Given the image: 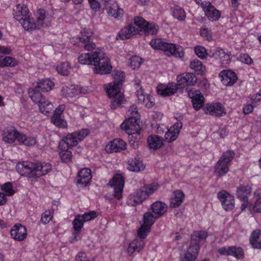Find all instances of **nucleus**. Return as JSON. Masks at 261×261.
I'll return each instance as SVG.
<instances>
[{
    "label": "nucleus",
    "mask_w": 261,
    "mask_h": 261,
    "mask_svg": "<svg viewBox=\"0 0 261 261\" xmlns=\"http://www.w3.org/2000/svg\"><path fill=\"white\" fill-rule=\"evenodd\" d=\"M112 75L113 81L106 87V91L112 98L111 108L115 110L125 102L123 93L121 91L125 81V73L122 71L114 70Z\"/></svg>",
    "instance_id": "1"
},
{
    "label": "nucleus",
    "mask_w": 261,
    "mask_h": 261,
    "mask_svg": "<svg viewBox=\"0 0 261 261\" xmlns=\"http://www.w3.org/2000/svg\"><path fill=\"white\" fill-rule=\"evenodd\" d=\"M16 169L21 176L38 178L50 172L51 166L46 163L22 162L17 164Z\"/></svg>",
    "instance_id": "2"
},
{
    "label": "nucleus",
    "mask_w": 261,
    "mask_h": 261,
    "mask_svg": "<svg viewBox=\"0 0 261 261\" xmlns=\"http://www.w3.org/2000/svg\"><path fill=\"white\" fill-rule=\"evenodd\" d=\"M149 44L154 49L164 51L167 56L172 55L181 58L184 55L183 48L180 45L164 42L160 38L152 39Z\"/></svg>",
    "instance_id": "3"
},
{
    "label": "nucleus",
    "mask_w": 261,
    "mask_h": 261,
    "mask_svg": "<svg viewBox=\"0 0 261 261\" xmlns=\"http://www.w3.org/2000/svg\"><path fill=\"white\" fill-rule=\"evenodd\" d=\"M93 65L94 72L99 74L110 73L112 69L110 60L106 56L105 53L100 50H97L93 53Z\"/></svg>",
    "instance_id": "4"
},
{
    "label": "nucleus",
    "mask_w": 261,
    "mask_h": 261,
    "mask_svg": "<svg viewBox=\"0 0 261 261\" xmlns=\"http://www.w3.org/2000/svg\"><path fill=\"white\" fill-rule=\"evenodd\" d=\"M89 134L86 129H82L80 131L68 134L63 137L59 143L60 149H69L72 147L76 146L79 142L83 140Z\"/></svg>",
    "instance_id": "5"
},
{
    "label": "nucleus",
    "mask_w": 261,
    "mask_h": 261,
    "mask_svg": "<svg viewBox=\"0 0 261 261\" xmlns=\"http://www.w3.org/2000/svg\"><path fill=\"white\" fill-rule=\"evenodd\" d=\"M235 155L232 150H228L223 153L220 159L214 167V173L218 177L225 175L229 171V166Z\"/></svg>",
    "instance_id": "6"
},
{
    "label": "nucleus",
    "mask_w": 261,
    "mask_h": 261,
    "mask_svg": "<svg viewBox=\"0 0 261 261\" xmlns=\"http://www.w3.org/2000/svg\"><path fill=\"white\" fill-rule=\"evenodd\" d=\"M157 186L148 185L144 186L134 194H130L126 200V204L129 206H136L141 204L156 189Z\"/></svg>",
    "instance_id": "7"
},
{
    "label": "nucleus",
    "mask_w": 261,
    "mask_h": 261,
    "mask_svg": "<svg viewBox=\"0 0 261 261\" xmlns=\"http://www.w3.org/2000/svg\"><path fill=\"white\" fill-rule=\"evenodd\" d=\"M124 185V178L120 174H116L107 184L108 186L114 188V197L117 199L122 197Z\"/></svg>",
    "instance_id": "8"
},
{
    "label": "nucleus",
    "mask_w": 261,
    "mask_h": 261,
    "mask_svg": "<svg viewBox=\"0 0 261 261\" xmlns=\"http://www.w3.org/2000/svg\"><path fill=\"white\" fill-rule=\"evenodd\" d=\"M178 86L185 88L189 86H193L197 82V77L193 73L185 72L178 75L176 78Z\"/></svg>",
    "instance_id": "9"
},
{
    "label": "nucleus",
    "mask_w": 261,
    "mask_h": 261,
    "mask_svg": "<svg viewBox=\"0 0 261 261\" xmlns=\"http://www.w3.org/2000/svg\"><path fill=\"white\" fill-rule=\"evenodd\" d=\"M218 199L221 201L223 207L226 211L232 210L234 207V199L227 192L222 191L218 193Z\"/></svg>",
    "instance_id": "10"
},
{
    "label": "nucleus",
    "mask_w": 261,
    "mask_h": 261,
    "mask_svg": "<svg viewBox=\"0 0 261 261\" xmlns=\"http://www.w3.org/2000/svg\"><path fill=\"white\" fill-rule=\"evenodd\" d=\"M188 95L192 99L194 109L198 111L200 110L204 104V98L200 91L195 89H192L188 92Z\"/></svg>",
    "instance_id": "11"
},
{
    "label": "nucleus",
    "mask_w": 261,
    "mask_h": 261,
    "mask_svg": "<svg viewBox=\"0 0 261 261\" xmlns=\"http://www.w3.org/2000/svg\"><path fill=\"white\" fill-rule=\"evenodd\" d=\"M201 6L208 19L211 21L217 20L220 17V12L209 2H202Z\"/></svg>",
    "instance_id": "12"
},
{
    "label": "nucleus",
    "mask_w": 261,
    "mask_h": 261,
    "mask_svg": "<svg viewBox=\"0 0 261 261\" xmlns=\"http://www.w3.org/2000/svg\"><path fill=\"white\" fill-rule=\"evenodd\" d=\"M19 133L14 127H7L2 132V137L3 140L7 143H13L17 140L18 141Z\"/></svg>",
    "instance_id": "13"
},
{
    "label": "nucleus",
    "mask_w": 261,
    "mask_h": 261,
    "mask_svg": "<svg viewBox=\"0 0 261 261\" xmlns=\"http://www.w3.org/2000/svg\"><path fill=\"white\" fill-rule=\"evenodd\" d=\"M203 110L206 114L218 117L222 116L223 114H226L224 108L219 102L207 104Z\"/></svg>",
    "instance_id": "14"
},
{
    "label": "nucleus",
    "mask_w": 261,
    "mask_h": 261,
    "mask_svg": "<svg viewBox=\"0 0 261 261\" xmlns=\"http://www.w3.org/2000/svg\"><path fill=\"white\" fill-rule=\"evenodd\" d=\"M219 76L223 84L227 86H232L238 80L236 73L230 70H224L221 71Z\"/></svg>",
    "instance_id": "15"
},
{
    "label": "nucleus",
    "mask_w": 261,
    "mask_h": 261,
    "mask_svg": "<svg viewBox=\"0 0 261 261\" xmlns=\"http://www.w3.org/2000/svg\"><path fill=\"white\" fill-rule=\"evenodd\" d=\"M182 126L181 122H177L172 127L167 129L165 134V139L168 142L174 141L178 137Z\"/></svg>",
    "instance_id": "16"
},
{
    "label": "nucleus",
    "mask_w": 261,
    "mask_h": 261,
    "mask_svg": "<svg viewBox=\"0 0 261 261\" xmlns=\"http://www.w3.org/2000/svg\"><path fill=\"white\" fill-rule=\"evenodd\" d=\"M139 30L136 27L135 24L130 23L128 25L123 28L119 32L117 39L120 38L121 40H124L129 38L132 36L138 33Z\"/></svg>",
    "instance_id": "17"
},
{
    "label": "nucleus",
    "mask_w": 261,
    "mask_h": 261,
    "mask_svg": "<svg viewBox=\"0 0 261 261\" xmlns=\"http://www.w3.org/2000/svg\"><path fill=\"white\" fill-rule=\"evenodd\" d=\"M11 235L14 240L21 241L27 237V229L21 224L15 225L11 230Z\"/></svg>",
    "instance_id": "18"
},
{
    "label": "nucleus",
    "mask_w": 261,
    "mask_h": 261,
    "mask_svg": "<svg viewBox=\"0 0 261 261\" xmlns=\"http://www.w3.org/2000/svg\"><path fill=\"white\" fill-rule=\"evenodd\" d=\"M177 90V86L173 83H169L167 86L160 85L156 87L158 94L164 97L174 94Z\"/></svg>",
    "instance_id": "19"
},
{
    "label": "nucleus",
    "mask_w": 261,
    "mask_h": 261,
    "mask_svg": "<svg viewBox=\"0 0 261 261\" xmlns=\"http://www.w3.org/2000/svg\"><path fill=\"white\" fill-rule=\"evenodd\" d=\"M106 9L108 10L109 15L115 18H122L124 13L123 10L119 8L118 5L115 2L111 4L108 1H106Z\"/></svg>",
    "instance_id": "20"
},
{
    "label": "nucleus",
    "mask_w": 261,
    "mask_h": 261,
    "mask_svg": "<svg viewBox=\"0 0 261 261\" xmlns=\"http://www.w3.org/2000/svg\"><path fill=\"white\" fill-rule=\"evenodd\" d=\"M29 9L24 5L18 4L13 9V15L14 18L21 22L22 19L29 16Z\"/></svg>",
    "instance_id": "21"
},
{
    "label": "nucleus",
    "mask_w": 261,
    "mask_h": 261,
    "mask_svg": "<svg viewBox=\"0 0 261 261\" xmlns=\"http://www.w3.org/2000/svg\"><path fill=\"white\" fill-rule=\"evenodd\" d=\"M126 143L121 139H115L106 145V150L107 152H117L126 148Z\"/></svg>",
    "instance_id": "22"
},
{
    "label": "nucleus",
    "mask_w": 261,
    "mask_h": 261,
    "mask_svg": "<svg viewBox=\"0 0 261 261\" xmlns=\"http://www.w3.org/2000/svg\"><path fill=\"white\" fill-rule=\"evenodd\" d=\"M91 178V170L83 168L79 172L77 183L82 187H86L90 182Z\"/></svg>",
    "instance_id": "23"
},
{
    "label": "nucleus",
    "mask_w": 261,
    "mask_h": 261,
    "mask_svg": "<svg viewBox=\"0 0 261 261\" xmlns=\"http://www.w3.org/2000/svg\"><path fill=\"white\" fill-rule=\"evenodd\" d=\"M207 237V232L204 231H195L191 236L190 245L198 246L203 242Z\"/></svg>",
    "instance_id": "24"
},
{
    "label": "nucleus",
    "mask_w": 261,
    "mask_h": 261,
    "mask_svg": "<svg viewBox=\"0 0 261 261\" xmlns=\"http://www.w3.org/2000/svg\"><path fill=\"white\" fill-rule=\"evenodd\" d=\"M35 88L42 92H48L51 90L54 84L49 79H41L34 84Z\"/></svg>",
    "instance_id": "25"
},
{
    "label": "nucleus",
    "mask_w": 261,
    "mask_h": 261,
    "mask_svg": "<svg viewBox=\"0 0 261 261\" xmlns=\"http://www.w3.org/2000/svg\"><path fill=\"white\" fill-rule=\"evenodd\" d=\"M127 165V169L133 172L141 171L145 168V165L143 164L142 161L137 158L128 161Z\"/></svg>",
    "instance_id": "26"
},
{
    "label": "nucleus",
    "mask_w": 261,
    "mask_h": 261,
    "mask_svg": "<svg viewBox=\"0 0 261 261\" xmlns=\"http://www.w3.org/2000/svg\"><path fill=\"white\" fill-rule=\"evenodd\" d=\"M185 197V194L181 190H177L173 193L170 199V206L172 208L178 207L181 204Z\"/></svg>",
    "instance_id": "27"
},
{
    "label": "nucleus",
    "mask_w": 261,
    "mask_h": 261,
    "mask_svg": "<svg viewBox=\"0 0 261 261\" xmlns=\"http://www.w3.org/2000/svg\"><path fill=\"white\" fill-rule=\"evenodd\" d=\"M199 251V246L190 245L185 253L184 258L181 261H195L197 258Z\"/></svg>",
    "instance_id": "28"
},
{
    "label": "nucleus",
    "mask_w": 261,
    "mask_h": 261,
    "mask_svg": "<svg viewBox=\"0 0 261 261\" xmlns=\"http://www.w3.org/2000/svg\"><path fill=\"white\" fill-rule=\"evenodd\" d=\"M144 245L145 243L143 240L136 238L129 243L127 248L128 253L132 255L135 252H139Z\"/></svg>",
    "instance_id": "29"
},
{
    "label": "nucleus",
    "mask_w": 261,
    "mask_h": 261,
    "mask_svg": "<svg viewBox=\"0 0 261 261\" xmlns=\"http://www.w3.org/2000/svg\"><path fill=\"white\" fill-rule=\"evenodd\" d=\"M250 243L255 249H261V231L256 229L254 230L250 237Z\"/></svg>",
    "instance_id": "30"
},
{
    "label": "nucleus",
    "mask_w": 261,
    "mask_h": 261,
    "mask_svg": "<svg viewBox=\"0 0 261 261\" xmlns=\"http://www.w3.org/2000/svg\"><path fill=\"white\" fill-rule=\"evenodd\" d=\"M251 190V188L248 186H240L237 189V196L241 201L247 202L248 195L250 194Z\"/></svg>",
    "instance_id": "31"
},
{
    "label": "nucleus",
    "mask_w": 261,
    "mask_h": 261,
    "mask_svg": "<svg viewBox=\"0 0 261 261\" xmlns=\"http://www.w3.org/2000/svg\"><path fill=\"white\" fill-rule=\"evenodd\" d=\"M151 209L156 218H159L166 212L167 206L164 202L156 201L152 204Z\"/></svg>",
    "instance_id": "32"
},
{
    "label": "nucleus",
    "mask_w": 261,
    "mask_h": 261,
    "mask_svg": "<svg viewBox=\"0 0 261 261\" xmlns=\"http://www.w3.org/2000/svg\"><path fill=\"white\" fill-rule=\"evenodd\" d=\"M147 142L150 148L157 149L163 145V140L156 135H151L148 137Z\"/></svg>",
    "instance_id": "33"
},
{
    "label": "nucleus",
    "mask_w": 261,
    "mask_h": 261,
    "mask_svg": "<svg viewBox=\"0 0 261 261\" xmlns=\"http://www.w3.org/2000/svg\"><path fill=\"white\" fill-rule=\"evenodd\" d=\"M29 94L33 101L38 105L46 99L45 97L40 92V90L35 88H30L29 90Z\"/></svg>",
    "instance_id": "34"
},
{
    "label": "nucleus",
    "mask_w": 261,
    "mask_h": 261,
    "mask_svg": "<svg viewBox=\"0 0 261 261\" xmlns=\"http://www.w3.org/2000/svg\"><path fill=\"white\" fill-rule=\"evenodd\" d=\"M22 27L27 31H33L36 29H40V28L34 22V19L29 16L22 19L19 22Z\"/></svg>",
    "instance_id": "35"
},
{
    "label": "nucleus",
    "mask_w": 261,
    "mask_h": 261,
    "mask_svg": "<svg viewBox=\"0 0 261 261\" xmlns=\"http://www.w3.org/2000/svg\"><path fill=\"white\" fill-rule=\"evenodd\" d=\"M38 26L46 27L49 25V21L46 20L45 11L40 9L37 12Z\"/></svg>",
    "instance_id": "36"
},
{
    "label": "nucleus",
    "mask_w": 261,
    "mask_h": 261,
    "mask_svg": "<svg viewBox=\"0 0 261 261\" xmlns=\"http://www.w3.org/2000/svg\"><path fill=\"white\" fill-rule=\"evenodd\" d=\"M140 80L138 79L134 80V85L136 89V96L138 97V102H144L146 95L144 94L142 87L140 85Z\"/></svg>",
    "instance_id": "37"
},
{
    "label": "nucleus",
    "mask_w": 261,
    "mask_h": 261,
    "mask_svg": "<svg viewBox=\"0 0 261 261\" xmlns=\"http://www.w3.org/2000/svg\"><path fill=\"white\" fill-rule=\"evenodd\" d=\"M18 141L28 146H33L35 145L36 142L35 138L27 137L25 135L21 133L18 136Z\"/></svg>",
    "instance_id": "38"
},
{
    "label": "nucleus",
    "mask_w": 261,
    "mask_h": 261,
    "mask_svg": "<svg viewBox=\"0 0 261 261\" xmlns=\"http://www.w3.org/2000/svg\"><path fill=\"white\" fill-rule=\"evenodd\" d=\"M17 64L16 60L9 56H0V66L14 67Z\"/></svg>",
    "instance_id": "39"
},
{
    "label": "nucleus",
    "mask_w": 261,
    "mask_h": 261,
    "mask_svg": "<svg viewBox=\"0 0 261 261\" xmlns=\"http://www.w3.org/2000/svg\"><path fill=\"white\" fill-rule=\"evenodd\" d=\"M156 215H153L151 212H146L144 214L143 225L149 227L150 228L152 225L155 222V219H156Z\"/></svg>",
    "instance_id": "40"
},
{
    "label": "nucleus",
    "mask_w": 261,
    "mask_h": 261,
    "mask_svg": "<svg viewBox=\"0 0 261 261\" xmlns=\"http://www.w3.org/2000/svg\"><path fill=\"white\" fill-rule=\"evenodd\" d=\"M173 16L180 21L185 19L186 13L183 9L179 6H176L172 9Z\"/></svg>",
    "instance_id": "41"
},
{
    "label": "nucleus",
    "mask_w": 261,
    "mask_h": 261,
    "mask_svg": "<svg viewBox=\"0 0 261 261\" xmlns=\"http://www.w3.org/2000/svg\"><path fill=\"white\" fill-rule=\"evenodd\" d=\"M93 53L82 54L79 57V62L82 64L93 65Z\"/></svg>",
    "instance_id": "42"
},
{
    "label": "nucleus",
    "mask_w": 261,
    "mask_h": 261,
    "mask_svg": "<svg viewBox=\"0 0 261 261\" xmlns=\"http://www.w3.org/2000/svg\"><path fill=\"white\" fill-rule=\"evenodd\" d=\"M40 111L43 114H47L51 111L53 108L52 103L47 99L38 105Z\"/></svg>",
    "instance_id": "43"
},
{
    "label": "nucleus",
    "mask_w": 261,
    "mask_h": 261,
    "mask_svg": "<svg viewBox=\"0 0 261 261\" xmlns=\"http://www.w3.org/2000/svg\"><path fill=\"white\" fill-rule=\"evenodd\" d=\"M254 195L256 200L253 207V211L255 213H261V189L255 191Z\"/></svg>",
    "instance_id": "44"
},
{
    "label": "nucleus",
    "mask_w": 261,
    "mask_h": 261,
    "mask_svg": "<svg viewBox=\"0 0 261 261\" xmlns=\"http://www.w3.org/2000/svg\"><path fill=\"white\" fill-rule=\"evenodd\" d=\"M190 67L191 69L194 70L198 73L201 74L203 72L204 68L202 62L198 60H194L190 62Z\"/></svg>",
    "instance_id": "45"
},
{
    "label": "nucleus",
    "mask_w": 261,
    "mask_h": 261,
    "mask_svg": "<svg viewBox=\"0 0 261 261\" xmlns=\"http://www.w3.org/2000/svg\"><path fill=\"white\" fill-rule=\"evenodd\" d=\"M70 67L68 62L62 63L56 67V70L59 73L63 75H67L69 73Z\"/></svg>",
    "instance_id": "46"
},
{
    "label": "nucleus",
    "mask_w": 261,
    "mask_h": 261,
    "mask_svg": "<svg viewBox=\"0 0 261 261\" xmlns=\"http://www.w3.org/2000/svg\"><path fill=\"white\" fill-rule=\"evenodd\" d=\"M59 155L63 162L68 163L71 161L72 154L69 149H60Z\"/></svg>",
    "instance_id": "47"
},
{
    "label": "nucleus",
    "mask_w": 261,
    "mask_h": 261,
    "mask_svg": "<svg viewBox=\"0 0 261 261\" xmlns=\"http://www.w3.org/2000/svg\"><path fill=\"white\" fill-rule=\"evenodd\" d=\"M142 62V59L137 56H133L129 60V66L134 70L139 68Z\"/></svg>",
    "instance_id": "48"
},
{
    "label": "nucleus",
    "mask_w": 261,
    "mask_h": 261,
    "mask_svg": "<svg viewBox=\"0 0 261 261\" xmlns=\"http://www.w3.org/2000/svg\"><path fill=\"white\" fill-rule=\"evenodd\" d=\"M51 121L56 126L59 127L65 128L67 126L66 121L62 119L60 117L53 116Z\"/></svg>",
    "instance_id": "49"
},
{
    "label": "nucleus",
    "mask_w": 261,
    "mask_h": 261,
    "mask_svg": "<svg viewBox=\"0 0 261 261\" xmlns=\"http://www.w3.org/2000/svg\"><path fill=\"white\" fill-rule=\"evenodd\" d=\"M84 223V222L83 221V219L81 217V215H76L72 222V224L74 230L76 231L81 230V228L83 226Z\"/></svg>",
    "instance_id": "50"
},
{
    "label": "nucleus",
    "mask_w": 261,
    "mask_h": 261,
    "mask_svg": "<svg viewBox=\"0 0 261 261\" xmlns=\"http://www.w3.org/2000/svg\"><path fill=\"white\" fill-rule=\"evenodd\" d=\"M150 231V228L149 227L145 226L143 225H141V227L138 229L137 231L138 239H141L143 240L146 238L148 234Z\"/></svg>",
    "instance_id": "51"
},
{
    "label": "nucleus",
    "mask_w": 261,
    "mask_h": 261,
    "mask_svg": "<svg viewBox=\"0 0 261 261\" xmlns=\"http://www.w3.org/2000/svg\"><path fill=\"white\" fill-rule=\"evenodd\" d=\"M229 249L231 251L230 255H233L238 259H241L243 257L244 251L241 248L230 246Z\"/></svg>",
    "instance_id": "52"
},
{
    "label": "nucleus",
    "mask_w": 261,
    "mask_h": 261,
    "mask_svg": "<svg viewBox=\"0 0 261 261\" xmlns=\"http://www.w3.org/2000/svg\"><path fill=\"white\" fill-rule=\"evenodd\" d=\"M194 51L198 57L201 59H204L207 56L208 52L206 51L204 47L201 46L195 47Z\"/></svg>",
    "instance_id": "53"
},
{
    "label": "nucleus",
    "mask_w": 261,
    "mask_h": 261,
    "mask_svg": "<svg viewBox=\"0 0 261 261\" xmlns=\"http://www.w3.org/2000/svg\"><path fill=\"white\" fill-rule=\"evenodd\" d=\"M121 129L125 130L128 135H133L134 133L132 132L134 125L132 124V121H125L120 125Z\"/></svg>",
    "instance_id": "54"
},
{
    "label": "nucleus",
    "mask_w": 261,
    "mask_h": 261,
    "mask_svg": "<svg viewBox=\"0 0 261 261\" xmlns=\"http://www.w3.org/2000/svg\"><path fill=\"white\" fill-rule=\"evenodd\" d=\"M219 59L220 60L222 65L223 66H227L230 62V58L229 55L227 53H226L223 49L222 51L221 56Z\"/></svg>",
    "instance_id": "55"
},
{
    "label": "nucleus",
    "mask_w": 261,
    "mask_h": 261,
    "mask_svg": "<svg viewBox=\"0 0 261 261\" xmlns=\"http://www.w3.org/2000/svg\"><path fill=\"white\" fill-rule=\"evenodd\" d=\"M97 216V213L95 211H90L88 213H85L83 215H81L83 221L84 222L89 221L95 218Z\"/></svg>",
    "instance_id": "56"
},
{
    "label": "nucleus",
    "mask_w": 261,
    "mask_h": 261,
    "mask_svg": "<svg viewBox=\"0 0 261 261\" xmlns=\"http://www.w3.org/2000/svg\"><path fill=\"white\" fill-rule=\"evenodd\" d=\"M143 29L148 34L153 35L157 32L158 28L155 24L147 22Z\"/></svg>",
    "instance_id": "57"
},
{
    "label": "nucleus",
    "mask_w": 261,
    "mask_h": 261,
    "mask_svg": "<svg viewBox=\"0 0 261 261\" xmlns=\"http://www.w3.org/2000/svg\"><path fill=\"white\" fill-rule=\"evenodd\" d=\"M222 50L223 49L220 47L211 49L208 51L207 56L210 58H214L216 59H218L221 56V53Z\"/></svg>",
    "instance_id": "58"
},
{
    "label": "nucleus",
    "mask_w": 261,
    "mask_h": 261,
    "mask_svg": "<svg viewBox=\"0 0 261 261\" xmlns=\"http://www.w3.org/2000/svg\"><path fill=\"white\" fill-rule=\"evenodd\" d=\"M147 21L142 17L137 16L134 18V22L133 24H135L136 27L137 28L143 29L146 24ZM139 30V29H138Z\"/></svg>",
    "instance_id": "59"
},
{
    "label": "nucleus",
    "mask_w": 261,
    "mask_h": 261,
    "mask_svg": "<svg viewBox=\"0 0 261 261\" xmlns=\"http://www.w3.org/2000/svg\"><path fill=\"white\" fill-rule=\"evenodd\" d=\"M51 213L49 211H46L42 214L41 222L43 224H47L52 219Z\"/></svg>",
    "instance_id": "60"
},
{
    "label": "nucleus",
    "mask_w": 261,
    "mask_h": 261,
    "mask_svg": "<svg viewBox=\"0 0 261 261\" xmlns=\"http://www.w3.org/2000/svg\"><path fill=\"white\" fill-rule=\"evenodd\" d=\"M239 60L242 63L250 65L253 63V60L247 54H242L239 56Z\"/></svg>",
    "instance_id": "61"
},
{
    "label": "nucleus",
    "mask_w": 261,
    "mask_h": 261,
    "mask_svg": "<svg viewBox=\"0 0 261 261\" xmlns=\"http://www.w3.org/2000/svg\"><path fill=\"white\" fill-rule=\"evenodd\" d=\"M3 189L7 195L11 196L14 193L13 186L11 182L5 183L3 186Z\"/></svg>",
    "instance_id": "62"
},
{
    "label": "nucleus",
    "mask_w": 261,
    "mask_h": 261,
    "mask_svg": "<svg viewBox=\"0 0 261 261\" xmlns=\"http://www.w3.org/2000/svg\"><path fill=\"white\" fill-rule=\"evenodd\" d=\"M63 89L64 90H66V95L67 97H73L75 94V92L77 91L73 86H71L70 88H63Z\"/></svg>",
    "instance_id": "63"
},
{
    "label": "nucleus",
    "mask_w": 261,
    "mask_h": 261,
    "mask_svg": "<svg viewBox=\"0 0 261 261\" xmlns=\"http://www.w3.org/2000/svg\"><path fill=\"white\" fill-rule=\"evenodd\" d=\"M76 261H89L85 252H80L76 256Z\"/></svg>",
    "instance_id": "64"
}]
</instances>
